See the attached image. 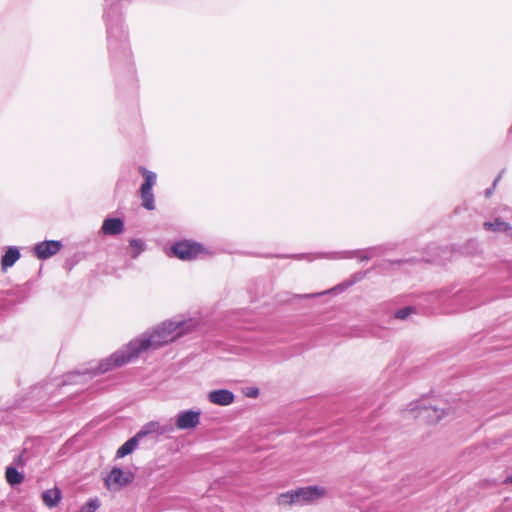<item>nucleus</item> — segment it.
I'll use <instances>...</instances> for the list:
<instances>
[{
    "instance_id": "1",
    "label": "nucleus",
    "mask_w": 512,
    "mask_h": 512,
    "mask_svg": "<svg viewBox=\"0 0 512 512\" xmlns=\"http://www.w3.org/2000/svg\"><path fill=\"white\" fill-rule=\"evenodd\" d=\"M196 325L197 322L193 319L164 321L152 331L143 333L138 338L130 341L123 349L101 360L96 368L89 370V373L92 375L104 374L115 367L129 363L143 352L155 350L169 342L175 341L182 335L192 331Z\"/></svg>"
},
{
    "instance_id": "2",
    "label": "nucleus",
    "mask_w": 512,
    "mask_h": 512,
    "mask_svg": "<svg viewBox=\"0 0 512 512\" xmlns=\"http://www.w3.org/2000/svg\"><path fill=\"white\" fill-rule=\"evenodd\" d=\"M431 301L436 303L443 313L449 314L460 310L461 308H472L468 301V294L464 291L454 288H446L431 293Z\"/></svg>"
},
{
    "instance_id": "3",
    "label": "nucleus",
    "mask_w": 512,
    "mask_h": 512,
    "mask_svg": "<svg viewBox=\"0 0 512 512\" xmlns=\"http://www.w3.org/2000/svg\"><path fill=\"white\" fill-rule=\"evenodd\" d=\"M326 494V489L320 486L302 487L295 491H290L279 496V504L281 505H305L313 503L322 498Z\"/></svg>"
},
{
    "instance_id": "4",
    "label": "nucleus",
    "mask_w": 512,
    "mask_h": 512,
    "mask_svg": "<svg viewBox=\"0 0 512 512\" xmlns=\"http://www.w3.org/2000/svg\"><path fill=\"white\" fill-rule=\"evenodd\" d=\"M139 173L143 176L144 182L140 187L141 205L145 209L152 211L155 209V198L153 194V186L156 184L157 175L145 167H139Z\"/></svg>"
},
{
    "instance_id": "5",
    "label": "nucleus",
    "mask_w": 512,
    "mask_h": 512,
    "mask_svg": "<svg viewBox=\"0 0 512 512\" xmlns=\"http://www.w3.org/2000/svg\"><path fill=\"white\" fill-rule=\"evenodd\" d=\"M203 252L204 248L201 244L189 240L176 242L171 247V255L184 261L196 259Z\"/></svg>"
},
{
    "instance_id": "6",
    "label": "nucleus",
    "mask_w": 512,
    "mask_h": 512,
    "mask_svg": "<svg viewBox=\"0 0 512 512\" xmlns=\"http://www.w3.org/2000/svg\"><path fill=\"white\" fill-rule=\"evenodd\" d=\"M104 480L109 490H119L132 483L134 474L130 469L113 467Z\"/></svg>"
},
{
    "instance_id": "7",
    "label": "nucleus",
    "mask_w": 512,
    "mask_h": 512,
    "mask_svg": "<svg viewBox=\"0 0 512 512\" xmlns=\"http://www.w3.org/2000/svg\"><path fill=\"white\" fill-rule=\"evenodd\" d=\"M62 246L61 241L46 240L37 243L33 248V252L38 259L45 260L57 254L61 250Z\"/></svg>"
},
{
    "instance_id": "8",
    "label": "nucleus",
    "mask_w": 512,
    "mask_h": 512,
    "mask_svg": "<svg viewBox=\"0 0 512 512\" xmlns=\"http://www.w3.org/2000/svg\"><path fill=\"white\" fill-rule=\"evenodd\" d=\"M200 415V411H181L176 416L175 426L180 430L194 429L200 423Z\"/></svg>"
},
{
    "instance_id": "9",
    "label": "nucleus",
    "mask_w": 512,
    "mask_h": 512,
    "mask_svg": "<svg viewBox=\"0 0 512 512\" xmlns=\"http://www.w3.org/2000/svg\"><path fill=\"white\" fill-rule=\"evenodd\" d=\"M174 430L172 425H162L158 421H150L143 425L141 429L136 433V435L140 438V440L148 436L150 434L156 435H164L166 433H170Z\"/></svg>"
},
{
    "instance_id": "10",
    "label": "nucleus",
    "mask_w": 512,
    "mask_h": 512,
    "mask_svg": "<svg viewBox=\"0 0 512 512\" xmlns=\"http://www.w3.org/2000/svg\"><path fill=\"white\" fill-rule=\"evenodd\" d=\"M381 254V247H370L364 250H355L337 253L338 258H358L361 262L369 261Z\"/></svg>"
},
{
    "instance_id": "11",
    "label": "nucleus",
    "mask_w": 512,
    "mask_h": 512,
    "mask_svg": "<svg viewBox=\"0 0 512 512\" xmlns=\"http://www.w3.org/2000/svg\"><path fill=\"white\" fill-rule=\"evenodd\" d=\"M412 411L418 410L417 417H422L426 419L428 422L434 423L438 422L442 419L444 412L443 410L432 407V406H420L419 404H413L411 408Z\"/></svg>"
},
{
    "instance_id": "12",
    "label": "nucleus",
    "mask_w": 512,
    "mask_h": 512,
    "mask_svg": "<svg viewBox=\"0 0 512 512\" xmlns=\"http://www.w3.org/2000/svg\"><path fill=\"white\" fill-rule=\"evenodd\" d=\"M234 394L227 389L213 390L208 394V400L219 406H227L234 402Z\"/></svg>"
},
{
    "instance_id": "13",
    "label": "nucleus",
    "mask_w": 512,
    "mask_h": 512,
    "mask_svg": "<svg viewBox=\"0 0 512 512\" xmlns=\"http://www.w3.org/2000/svg\"><path fill=\"white\" fill-rule=\"evenodd\" d=\"M101 230L104 235H119L124 231V222L120 218H106L103 221Z\"/></svg>"
},
{
    "instance_id": "14",
    "label": "nucleus",
    "mask_w": 512,
    "mask_h": 512,
    "mask_svg": "<svg viewBox=\"0 0 512 512\" xmlns=\"http://www.w3.org/2000/svg\"><path fill=\"white\" fill-rule=\"evenodd\" d=\"M42 501L48 508L56 507L62 499V493L59 488L53 487L42 493Z\"/></svg>"
},
{
    "instance_id": "15",
    "label": "nucleus",
    "mask_w": 512,
    "mask_h": 512,
    "mask_svg": "<svg viewBox=\"0 0 512 512\" xmlns=\"http://www.w3.org/2000/svg\"><path fill=\"white\" fill-rule=\"evenodd\" d=\"M20 258V251L17 247L11 246L1 258V268L6 271L12 267Z\"/></svg>"
},
{
    "instance_id": "16",
    "label": "nucleus",
    "mask_w": 512,
    "mask_h": 512,
    "mask_svg": "<svg viewBox=\"0 0 512 512\" xmlns=\"http://www.w3.org/2000/svg\"><path fill=\"white\" fill-rule=\"evenodd\" d=\"M484 228L488 231L493 232H504L507 233L512 238V227L509 223L502 221L499 218H496L494 221L485 222Z\"/></svg>"
},
{
    "instance_id": "17",
    "label": "nucleus",
    "mask_w": 512,
    "mask_h": 512,
    "mask_svg": "<svg viewBox=\"0 0 512 512\" xmlns=\"http://www.w3.org/2000/svg\"><path fill=\"white\" fill-rule=\"evenodd\" d=\"M140 438L135 434L132 438L127 440L123 445H121L117 452L116 458H123L129 454H131L136 447L138 446Z\"/></svg>"
},
{
    "instance_id": "18",
    "label": "nucleus",
    "mask_w": 512,
    "mask_h": 512,
    "mask_svg": "<svg viewBox=\"0 0 512 512\" xmlns=\"http://www.w3.org/2000/svg\"><path fill=\"white\" fill-rule=\"evenodd\" d=\"M5 477L7 482L12 486L21 484L24 480L23 474L12 466L6 468Z\"/></svg>"
},
{
    "instance_id": "19",
    "label": "nucleus",
    "mask_w": 512,
    "mask_h": 512,
    "mask_svg": "<svg viewBox=\"0 0 512 512\" xmlns=\"http://www.w3.org/2000/svg\"><path fill=\"white\" fill-rule=\"evenodd\" d=\"M130 247L132 249L131 256L132 258H137L139 254L144 251L145 243L141 239H131Z\"/></svg>"
},
{
    "instance_id": "20",
    "label": "nucleus",
    "mask_w": 512,
    "mask_h": 512,
    "mask_svg": "<svg viewBox=\"0 0 512 512\" xmlns=\"http://www.w3.org/2000/svg\"><path fill=\"white\" fill-rule=\"evenodd\" d=\"M414 312L412 307H404L395 312V318L405 320Z\"/></svg>"
},
{
    "instance_id": "21",
    "label": "nucleus",
    "mask_w": 512,
    "mask_h": 512,
    "mask_svg": "<svg viewBox=\"0 0 512 512\" xmlns=\"http://www.w3.org/2000/svg\"><path fill=\"white\" fill-rule=\"evenodd\" d=\"M99 508V502L97 499H91L86 507L83 509V512H95Z\"/></svg>"
},
{
    "instance_id": "22",
    "label": "nucleus",
    "mask_w": 512,
    "mask_h": 512,
    "mask_svg": "<svg viewBox=\"0 0 512 512\" xmlns=\"http://www.w3.org/2000/svg\"><path fill=\"white\" fill-rule=\"evenodd\" d=\"M117 27H114L113 24L108 20L107 23V33H108V39L110 40L112 37L116 35Z\"/></svg>"
},
{
    "instance_id": "23",
    "label": "nucleus",
    "mask_w": 512,
    "mask_h": 512,
    "mask_svg": "<svg viewBox=\"0 0 512 512\" xmlns=\"http://www.w3.org/2000/svg\"><path fill=\"white\" fill-rule=\"evenodd\" d=\"M505 483H512V474L505 479Z\"/></svg>"
},
{
    "instance_id": "24",
    "label": "nucleus",
    "mask_w": 512,
    "mask_h": 512,
    "mask_svg": "<svg viewBox=\"0 0 512 512\" xmlns=\"http://www.w3.org/2000/svg\"><path fill=\"white\" fill-rule=\"evenodd\" d=\"M257 394H258V390H257V389H255L254 391H252V393H251V394H249V396H253V397H255V396H257Z\"/></svg>"
}]
</instances>
